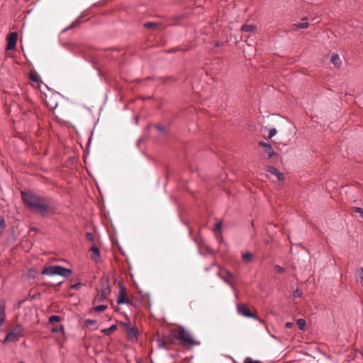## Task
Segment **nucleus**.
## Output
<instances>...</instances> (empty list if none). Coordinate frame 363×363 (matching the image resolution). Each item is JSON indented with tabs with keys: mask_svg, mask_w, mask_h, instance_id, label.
Segmentation results:
<instances>
[{
	"mask_svg": "<svg viewBox=\"0 0 363 363\" xmlns=\"http://www.w3.org/2000/svg\"><path fill=\"white\" fill-rule=\"evenodd\" d=\"M155 128L162 134H166L167 131H166L164 126H163L162 125H156Z\"/></svg>",
	"mask_w": 363,
	"mask_h": 363,
	"instance_id": "nucleus-27",
	"label": "nucleus"
},
{
	"mask_svg": "<svg viewBox=\"0 0 363 363\" xmlns=\"http://www.w3.org/2000/svg\"><path fill=\"white\" fill-rule=\"evenodd\" d=\"M301 294H302V293L301 291H299L298 289H296V291H294L293 296L294 298H296V297H301Z\"/></svg>",
	"mask_w": 363,
	"mask_h": 363,
	"instance_id": "nucleus-35",
	"label": "nucleus"
},
{
	"mask_svg": "<svg viewBox=\"0 0 363 363\" xmlns=\"http://www.w3.org/2000/svg\"><path fill=\"white\" fill-rule=\"evenodd\" d=\"M157 342L158 343L159 347L167 349V342L165 340L158 338Z\"/></svg>",
	"mask_w": 363,
	"mask_h": 363,
	"instance_id": "nucleus-24",
	"label": "nucleus"
},
{
	"mask_svg": "<svg viewBox=\"0 0 363 363\" xmlns=\"http://www.w3.org/2000/svg\"><path fill=\"white\" fill-rule=\"evenodd\" d=\"M17 36L16 32L10 33L7 38L6 50H11L16 48Z\"/></svg>",
	"mask_w": 363,
	"mask_h": 363,
	"instance_id": "nucleus-10",
	"label": "nucleus"
},
{
	"mask_svg": "<svg viewBox=\"0 0 363 363\" xmlns=\"http://www.w3.org/2000/svg\"><path fill=\"white\" fill-rule=\"evenodd\" d=\"M254 256L251 252H247L242 255V260L246 263H250L253 260Z\"/></svg>",
	"mask_w": 363,
	"mask_h": 363,
	"instance_id": "nucleus-18",
	"label": "nucleus"
},
{
	"mask_svg": "<svg viewBox=\"0 0 363 363\" xmlns=\"http://www.w3.org/2000/svg\"><path fill=\"white\" fill-rule=\"evenodd\" d=\"M5 226V220L3 218H0V229H3Z\"/></svg>",
	"mask_w": 363,
	"mask_h": 363,
	"instance_id": "nucleus-36",
	"label": "nucleus"
},
{
	"mask_svg": "<svg viewBox=\"0 0 363 363\" xmlns=\"http://www.w3.org/2000/svg\"><path fill=\"white\" fill-rule=\"evenodd\" d=\"M308 26H309V24L307 22L294 23L292 25L291 30H296L298 29H306V28H308Z\"/></svg>",
	"mask_w": 363,
	"mask_h": 363,
	"instance_id": "nucleus-16",
	"label": "nucleus"
},
{
	"mask_svg": "<svg viewBox=\"0 0 363 363\" xmlns=\"http://www.w3.org/2000/svg\"><path fill=\"white\" fill-rule=\"evenodd\" d=\"M86 323L87 325H93L95 323V320H91V319H87L86 320Z\"/></svg>",
	"mask_w": 363,
	"mask_h": 363,
	"instance_id": "nucleus-38",
	"label": "nucleus"
},
{
	"mask_svg": "<svg viewBox=\"0 0 363 363\" xmlns=\"http://www.w3.org/2000/svg\"><path fill=\"white\" fill-rule=\"evenodd\" d=\"M245 363H262L259 360H253L252 359L247 357L245 360Z\"/></svg>",
	"mask_w": 363,
	"mask_h": 363,
	"instance_id": "nucleus-32",
	"label": "nucleus"
},
{
	"mask_svg": "<svg viewBox=\"0 0 363 363\" xmlns=\"http://www.w3.org/2000/svg\"><path fill=\"white\" fill-rule=\"evenodd\" d=\"M18 363H25V362H18Z\"/></svg>",
	"mask_w": 363,
	"mask_h": 363,
	"instance_id": "nucleus-41",
	"label": "nucleus"
},
{
	"mask_svg": "<svg viewBox=\"0 0 363 363\" xmlns=\"http://www.w3.org/2000/svg\"><path fill=\"white\" fill-rule=\"evenodd\" d=\"M30 79L32 80V81H34V82H37L38 81V79L37 77L33 74H30Z\"/></svg>",
	"mask_w": 363,
	"mask_h": 363,
	"instance_id": "nucleus-37",
	"label": "nucleus"
},
{
	"mask_svg": "<svg viewBox=\"0 0 363 363\" xmlns=\"http://www.w3.org/2000/svg\"><path fill=\"white\" fill-rule=\"evenodd\" d=\"M237 311L240 315H242L247 318H255V315L249 308L244 304L240 303L237 305Z\"/></svg>",
	"mask_w": 363,
	"mask_h": 363,
	"instance_id": "nucleus-9",
	"label": "nucleus"
},
{
	"mask_svg": "<svg viewBox=\"0 0 363 363\" xmlns=\"http://www.w3.org/2000/svg\"><path fill=\"white\" fill-rule=\"evenodd\" d=\"M176 51H177V50H176V49H174V48H173V49L169 50L168 51V52L172 53V52H176Z\"/></svg>",
	"mask_w": 363,
	"mask_h": 363,
	"instance_id": "nucleus-40",
	"label": "nucleus"
},
{
	"mask_svg": "<svg viewBox=\"0 0 363 363\" xmlns=\"http://www.w3.org/2000/svg\"><path fill=\"white\" fill-rule=\"evenodd\" d=\"M256 26L254 24H244L241 30L244 32H252L256 29Z\"/></svg>",
	"mask_w": 363,
	"mask_h": 363,
	"instance_id": "nucleus-19",
	"label": "nucleus"
},
{
	"mask_svg": "<svg viewBox=\"0 0 363 363\" xmlns=\"http://www.w3.org/2000/svg\"><path fill=\"white\" fill-rule=\"evenodd\" d=\"M117 329L116 325H112L111 327L105 328L102 330V332L106 335H109L113 333Z\"/></svg>",
	"mask_w": 363,
	"mask_h": 363,
	"instance_id": "nucleus-20",
	"label": "nucleus"
},
{
	"mask_svg": "<svg viewBox=\"0 0 363 363\" xmlns=\"http://www.w3.org/2000/svg\"><path fill=\"white\" fill-rule=\"evenodd\" d=\"M330 61L337 67H340L342 65V60L337 54H333Z\"/></svg>",
	"mask_w": 363,
	"mask_h": 363,
	"instance_id": "nucleus-15",
	"label": "nucleus"
},
{
	"mask_svg": "<svg viewBox=\"0 0 363 363\" xmlns=\"http://www.w3.org/2000/svg\"><path fill=\"white\" fill-rule=\"evenodd\" d=\"M355 280L363 286V267H359L354 272Z\"/></svg>",
	"mask_w": 363,
	"mask_h": 363,
	"instance_id": "nucleus-14",
	"label": "nucleus"
},
{
	"mask_svg": "<svg viewBox=\"0 0 363 363\" xmlns=\"http://www.w3.org/2000/svg\"><path fill=\"white\" fill-rule=\"evenodd\" d=\"M85 237L88 240L92 241V242L94 240V236L91 233H86L85 235Z\"/></svg>",
	"mask_w": 363,
	"mask_h": 363,
	"instance_id": "nucleus-31",
	"label": "nucleus"
},
{
	"mask_svg": "<svg viewBox=\"0 0 363 363\" xmlns=\"http://www.w3.org/2000/svg\"><path fill=\"white\" fill-rule=\"evenodd\" d=\"M350 210L352 213H358L359 214V217L361 218H363V208L360 207L353 206L350 208Z\"/></svg>",
	"mask_w": 363,
	"mask_h": 363,
	"instance_id": "nucleus-22",
	"label": "nucleus"
},
{
	"mask_svg": "<svg viewBox=\"0 0 363 363\" xmlns=\"http://www.w3.org/2000/svg\"><path fill=\"white\" fill-rule=\"evenodd\" d=\"M170 335L177 340H179L182 346H194L200 344L199 341L195 340L192 335L182 327L171 330Z\"/></svg>",
	"mask_w": 363,
	"mask_h": 363,
	"instance_id": "nucleus-2",
	"label": "nucleus"
},
{
	"mask_svg": "<svg viewBox=\"0 0 363 363\" xmlns=\"http://www.w3.org/2000/svg\"><path fill=\"white\" fill-rule=\"evenodd\" d=\"M107 305H99L94 308L96 311L101 312L107 308Z\"/></svg>",
	"mask_w": 363,
	"mask_h": 363,
	"instance_id": "nucleus-28",
	"label": "nucleus"
},
{
	"mask_svg": "<svg viewBox=\"0 0 363 363\" xmlns=\"http://www.w3.org/2000/svg\"><path fill=\"white\" fill-rule=\"evenodd\" d=\"M294 325V324L291 322H287L286 324H285V326L286 328H292V326Z\"/></svg>",
	"mask_w": 363,
	"mask_h": 363,
	"instance_id": "nucleus-39",
	"label": "nucleus"
},
{
	"mask_svg": "<svg viewBox=\"0 0 363 363\" xmlns=\"http://www.w3.org/2000/svg\"><path fill=\"white\" fill-rule=\"evenodd\" d=\"M218 276L228 284L230 286L232 289H234L231 279H234V275L227 269H222L219 272Z\"/></svg>",
	"mask_w": 363,
	"mask_h": 363,
	"instance_id": "nucleus-7",
	"label": "nucleus"
},
{
	"mask_svg": "<svg viewBox=\"0 0 363 363\" xmlns=\"http://www.w3.org/2000/svg\"><path fill=\"white\" fill-rule=\"evenodd\" d=\"M24 328L21 324H17L6 335L3 343L9 342H17L19 338L23 336Z\"/></svg>",
	"mask_w": 363,
	"mask_h": 363,
	"instance_id": "nucleus-5",
	"label": "nucleus"
},
{
	"mask_svg": "<svg viewBox=\"0 0 363 363\" xmlns=\"http://www.w3.org/2000/svg\"><path fill=\"white\" fill-rule=\"evenodd\" d=\"M296 323L300 330H304L306 328V320L303 318H299L297 320Z\"/></svg>",
	"mask_w": 363,
	"mask_h": 363,
	"instance_id": "nucleus-23",
	"label": "nucleus"
},
{
	"mask_svg": "<svg viewBox=\"0 0 363 363\" xmlns=\"http://www.w3.org/2000/svg\"><path fill=\"white\" fill-rule=\"evenodd\" d=\"M97 294L94 298V303L102 302L107 299L111 294V286L108 276L104 275L99 280V288L96 289Z\"/></svg>",
	"mask_w": 363,
	"mask_h": 363,
	"instance_id": "nucleus-3",
	"label": "nucleus"
},
{
	"mask_svg": "<svg viewBox=\"0 0 363 363\" xmlns=\"http://www.w3.org/2000/svg\"><path fill=\"white\" fill-rule=\"evenodd\" d=\"M42 274L48 276L60 275L67 278L72 274V270L59 265L49 266L43 270Z\"/></svg>",
	"mask_w": 363,
	"mask_h": 363,
	"instance_id": "nucleus-4",
	"label": "nucleus"
},
{
	"mask_svg": "<svg viewBox=\"0 0 363 363\" xmlns=\"http://www.w3.org/2000/svg\"><path fill=\"white\" fill-rule=\"evenodd\" d=\"M23 203L35 213L43 217L52 215L55 212V206L50 199L38 196L34 194L22 192Z\"/></svg>",
	"mask_w": 363,
	"mask_h": 363,
	"instance_id": "nucleus-1",
	"label": "nucleus"
},
{
	"mask_svg": "<svg viewBox=\"0 0 363 363\" xmlns=\"http://www.w3.org/2000/svg\"><path fill=\"white\" fill-rule=\"evenodd\" d=\"M62 320V318L60 315H53L49 318V322L50 323L60 322Z\"/></svg>",
	"mask_w": 363,
	"mask_h": 363,
	"instance_id": "nucleus-21",
	"label": "nucleus"
},
{
	"mask_svg": "<svg viewBox=\"0 0 363 363\" xmlns=\"http://www.w3.org/2000/svg\"><path fill=\"white\" fill-rule=\"evenodd\" d=\"M63 328H63V326H62V325H61L60 328H59V327L53 328L52 329V333H60V332H61V331H62V330H63Z\"/></svg>",
	"mask_w": 363,
	"mask_h": 363,
	"instance_id": "nucleus-34",
	"label": "nucleus"
},
{
	"mask_svg": "<svg viewBox=\"0 0 363 363\" xmlns=\"http://www.w3.org/2000/svg\"><path fill=\"white\" fill-rule=\"evenodd\" d=\"M89 252L91 253L90 258L96 262H98L100 259L99 248L93 244L92 247L89 249Z\"/></svg>",
	"mask_w": 363,
	"mask_h": 363,
	"instance_id": "nucleus-13",
	"label": "nucleus"
},
{
	"mask_svg": "<svg viewBox=\"0 0 363 363\" xmlns=\"http://www.w3.org/2000/svg\"><path fill=\"white\" fill-rule=\"evenodd\" d=\"M123 324L125 327L128 338L132 341L137 340L138 335L137 328L132 326L130 323H123Z\"/></svg>",
	"mask_w": 363,
	"mask_h": 363,
	"instance_id": "nucleus-6",
	"label": "nucleus"
},
{
	"mask_svg": "<svg viewBox=\"0 0 363 363\" xmlns=\"http://www.w3.org/2000/svg\"><path fill=\"white\" fill-rule=\"evenodd\" d=\"M83 284L81 283V282H79V283H77V284H74L73 285L71 286V288L73 289H76V290H79L81 287V286H82Z\"/></svg>",
	"mask_w": 363,
	"mask_h": 363,
	"instance_id": "nucleus-33",
	"label": "nucleus"
},
{
	"mask_svg": "<svg viewBox=\"0 0 363 363\" xmlns=\"http://www.w3.org/2000/svg\"><path fill=\"white\" fill-rule=\"evenodd\" d=\"M119 286L120 291L117 298V303L118 305L129 303L130 301L126 296V289L121 283H119Z\"/></svg>",
	"mask_w": 363,
	"mask_h": 363,
	"instance_id": "nucleus-8",
	"label": "nucleus"
},
{
	"mask_svg": "<svg viewBox=\"0 0 363 363\" xmlns=\"http://www.w3.org/2000/svg\"><path fill=\"white\" fill-rule=\"evenodd\" d=\"M274 269L279 274H282L285 272V269L284 267L279 266V265H275Z\"/></svg>",
	"mask_w": 363,
	"mask_h": 363,
	"instance_id": "nucleus-29",
	"label": "nucleus"
},
{
	"mask_svg": "<svg viewBox=\"0 0 363 363\" xmlns=\"http://www.w3.org/2000/svg\"><path fill=\"white\" fill-rule=\"evenodd\" d=\"M6 319L5 307L0 303V327L2 326Z\"/></svg>",
	"mask_w": 363,
	"mask_h": 363,
	"instance_id": "nucleus-17",
	"label": "nucleus"
},
{
	"mask_svg": "<svg viewBox=\"0 0 363 363\" xmlns=\"http://www.w3.org/2000/svg\"><path fill=\"white\" fill-rule=\"evenodd\" d=\"M222 229V223L220 221L216 223L214 226V232L215 233H220Z\"/></svg>",
	"mask_w": 363,
	"mask_h": 363,
	"instance_id": "nucleus-25",
	"label": "nucleus"
},
{
	"mask_svg": "<svg viewBox=\"0 0 363 363\" xmlns=\"http://www.w3.org/2000/svg\"><path fill=\"white\" fill-rule=\"evenodd\" d=\"M158 26V24L152 22H147L144 24V27L146 28H155Z\"/></svg>",
	"mask_w": 363,
	"mask_h": 363,
	"instance_id": "nucleus-26",
	"label": "nucleus"
},
{
	"mask_svg": "<svg viewBox=\"0 0 363 363\" xmlns=\"http://www.w3.org/2000/svg\"><path fill=\"white\" fill-rule=\"evenodd\" d=\"M267 171L270 174L276 176L279 181H283L285 179L284 174L274 166H269L267 167Z\"/></svg>",
	"mask_w": 363,
	"mask_h": 363,
	"instance_id": "nucleus-12",
	"label": "nucleus"
},
{
	"mask_svg": "<svg viewBox=\"0 0 363 363\" xmlns=\"http://www.w3.org/2000/svg\"><path fill=\"white\" fill-rule=\"evenodd\" d=\"M277 134V130L276 128H271L269 131V135H268V138H272V137H274L275 135Z\"/></svg>",
	"mask_w": 363,
	"mask_h": 363,
	"instance_id": "nucleus-30",
	"label": "nucleus"
},
{
	"mask_svg": "<svg viewBox=\"0 0 363 363\" xmlns=\"http://www.w3.org/2000/svg\"><path fill=\"white\" fill-rule=\"evenodd\" d=\"M259 145L264 149V152L268 154L269 159L273 158L274 156H278V154L273 150L272 146L269 143L259 142Z\"/></svg>",
	"mask_w": 363,
	"mask_h": 363,
	"instance_id": "nucleus-11",
	"label": "nucleus"
}]
</instances>
